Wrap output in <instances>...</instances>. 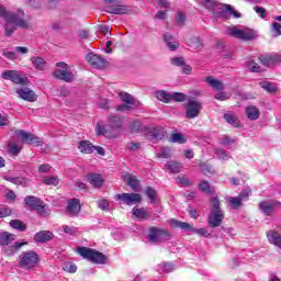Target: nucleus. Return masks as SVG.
<instances>
[{
  "instance_id": "f257e3e1",
  "label": "nucleus",
  "mask_w": 281,
  "mask_h": 281,
  "mask_svg": "<svg viewBox=\"0 0 281 281\" xmlns=\"http://www.w3.org/2000/svg\"><path fill=\"white\" fill-rule=\"evenodd\" d=\"M25 13L21 10H18L16 13H12L0 3V18L4 19V35L12 36L16 27H22L23 30H27L30 27V23L23 19Z\"/></svg>"
},
{
  "instance_id": "f03ea898",
  "label": "nucleus",
  "mask_w": 281,
  "mask_h": 281,
  "mask_svg": "<svg viewBox=\"0 0 281 281\" xmlns=\"http://www.w3.org/2000/svg\"><path fill=\"white\" fill-rule=\"evenodd\" d=\"M38 262H41V257L34 250L23 251L20 256L19 266L20 269H24V271H33L38 267Z\"/></svg>"
},
{
  "instance_id": "7ed1b4c3",
  "label": "nucleus",
  "mask_w": 281,
  "mask_h": 281,
  "mask_svg": "<svg viewBox=\"0 0 281 281\" xmlns=\"http://www.w3.org/2000/svg\"><path fill=\"white\" fill-rule=\"evenodd\" d=\"M212 12L215 19H221L225 16L226 12L233 14L234 19H240V16H243L240 12L234 10V7H232V4H223L216 0H212Z\"/></svg>"
},
{
  "instance_id": "20e7f679",
  "label": "nucleus",
  "mask_w": 281,
  "mask_h": 281,
  "mask_svg": "<svg viewBox=\"0 0 281 281\" xmlns=\"http://www.w3.org/2000/svg\"><path fill=\"white\" fill-rule=\"evenodd\" d=\"M77 252L86 260L94 262L95 265H104V262H106V256L93 248L79 247L77 248Z\"/></svg>"
},
{
  "instance_id": "39448f33",
  "label": "nucleus",
  "mask_w": 281,
  "mask_h": 281,
  "mask_svg": "<svg viewBox=\"0 0 281 281\" xmlns=\"http://www.w3.org/2000/svg\"><path fill=\"white\" fill-rule=\"evenodd\" d=\"M24 203L30 207V210H34L40 214V216H49L52 211L49 206L45 204V202L41 201V199L36 196L29 195L24 199Z\"/></svg>"
},
{
  "instance_id": "423d86ee",
  "label": "nucleus",
  "mask_w": 281,
  "mask_h": 281,
  "mask_svg": "<svg viewBox=\"0 0 281 281\" xmlns=\"http://www.w3.org/2000/svg\"><path fill=\"white\" fill-rule=\"evenodd\" d=\"M225 220V212L221 209V201L218 195L214 194L212 198V227H221Z\"/></svg>"
},
{
  "instance_id": "0eeeda50",
  "label": "nucleus",
  "mask_w": 281,
  "mask_h": 281,
  "mask_svg": "<svg viewBox=\"0 0 281 281\" xmlns=\"http://www.w3.org/2000/svg\"><path fill=\"white\" fill-rule=\"evenodd\" d=\"M172 235L164 228H157V227H151L149 229V235H148V240L149 243H156L159 245V243H166V240H170Z\"/></svg>"
},
{
  "instance_id": "6e6552de",
  "label": "nucleus",
  "mask_w": 281,
  "mask_h": 281,
  "mask_svg": "<svg viewBox=\"0 0 281 281\" xmlns=\"http://www.w3.org/2000/svg\"><path fill=\"white\" fill-rule=\"evenodd\" d=\"M227 34L233 38H239L240 41H252V38H256V34L254 33L252 30H240L236 26L229 27L227 30Z\"/></svg>"
},
{
  "instance_id": "1a4fd4ad",
  "label": "nucleus",
  "mask_w": 281,
  "mask_h": 281,
  "mask_svg": "<svg viewBox=\"0 0 281 281\" xmlns=\"http://www.w3.org/2000/svg\"><path fill=\"white\" fill-rule=\"evenodd\" d=\"M169 225L178 227L179 229H184L186 232H192V234H199V236H209L206 228H193L192 225L175 218L169 220Z\"/></svg>"
},
{
  "instance_id": "9d476101",
  "label": "nucleus",
  "mask_w": 281,
  "mask_h": 281,
  "mask_svg": "<svg viewBox=\"0 0 281 281\" xmlns=\"http://www.w3.org/2000/svg\"><path fill=\"white\" fill-rule=\"evenodd\" d=\"M184 109L188 120H194V117H199L203 106H201V102L190 99L188 103L184 104Z\"/></svg>"
},
{
  "instance_id": "9b49d317",
  "label": "nucleus",
  "mask_w": 281,
  "mask_h": 281,
  "mask_svg": "<svg viewBox=\"0 0 281 281\" xmlns=\"http://www.w3.org/2000/svg\"><path fill=\"white\" fill-rule=\"evenodd\" d=\"M2 78L4 80H11L15 85H25L27 82V77L23 76L19 70H5L2 72Z\"/></svg>"
},
{
  "instance_id": "f8f14e48",
  "label": "nucleus",
  "mask_w": 281,
  "mask_h": 281,
  "mask_svg": "<svg viewBox=\"0 0 281 281\" xmlns=\"http://www.w3.org/2000/svg\"><path fill=\"white\" fill-rule=\"evenodd\" d=\"M15 137H20L22 142H27L29 144H33L34 146H43V139L41 137L35 136L34 134H30L23 130H15Z\"/></svg>"
},
{
  "instance_id": "ddd939ff",
  "label": "nucleus",
  "mask_w": 281,
  "mask_h": 281,
  "mask_svg": "<svg viewBox=\"0 0 281 281\" xmlns=\"http://www.w3.org/2000/svg\"><path fill=\"white\" fill-rule=\"evenodd\" d=\"M122 117L110 116L108 120V128H110V137H120V131L122 130Z\"/></svg>"
},
{
  "instance_id": "4468645a",
  "label": "nucleus",
  "mask_w": 281,
  "mask_h": 281,
  "mask_svg": "<svg viewBox=\"0 0 281 281\" xmlns=\"http://www.w3.org/2000/svg\"><path fill=\"white\" fill-rule=\"evenodd\" d=\"M212 89L213 91H216V93L214 94L215 100H220L221 102L229 100V94L223 91V89H225V85H223V81L213 78Z\"/></svg>"
},
{
  "instance_id": "2eb2a0df",
  "label": "nucleus",
  "mask_w": 281,
  "mask_h": 281,
  "mask_svg": "<svg viewBox=\"0 0 281 281\" xmlns=\"http://www.w3.org/2000/svg\"><path fill=\"white\" fill-rule=\"evenodd\" d=\"M116 201H123L125 205H137L142 203V195L138 193H121L115 195Z\"/></svg>"
},
{
  "instance_id": "dca6fc26",
  "label": "nucleus",
  "mask_w": 281,
  "mask_h": 281,
  "mask_svg": "<svg viewBox=\"0 0 281 281\" xmlns=\"http://www.w3.org/2000/svg\"><path fill=\"white\" fill-rule=\"evenodd\" d=\"M21 137H18L16 134L9 140L8 153L13 157H16L19 153L23 150V142L20 140Z\"/></svg>"
},
{
  "instance_id": "f3484780",
  "label": "nucleus",
  "mask_w": 281,
  "mask_h": 281,
  "mask_svg": "<svg viewBox=\"0 0 281 281\" xmlns=\"http://www.w3.org/2000/svg\"><path fill=\"white\" fill-rule=\"evenodd\" d=\"M146 131V137H148L150 142H159L166 136V131L161 126L148 127Z\"/></svg>"
},
{
  "instance_id": "a211bd4d",
  "label": "nucleus",
  "mask_w": 281,
  "mask_h": 281,
  "mask_svg": "<svg viewBox=\"0 0 281 281\" xmlns=\"http://www.w3.org/2000/svg\"><path fill=\"white\" fill-rule=\"evenodd\" d=\"M86 60L91 65V67H94V69H104V67H106V60H104L100 55H95L93 53L88 54L86 56Z\"/></svg>"
},
{
  "instance_id": "6ab92c4d",
  "label": "nucleus",
  "mask_w": 281,
  "mask_h": 281,
  "mask_svg": "<svg viewBox=\"0 0 281 281\" xmlns=\"http://www.w3.org/2000/svg\"><path fill=\"white\" fill-rule=\"evenodd\" d=\"M15 92L18 93L19 98H21V100H25L26 102H36V100H38L36 92L27 87L19 88Z\"/></svg>"
},
{
  "instance_id": "aec40b11",
  "label": "nucleus",
  "mask_w": 281,
  "mask_h": 281,
  "mask_svg": "<svg viewBox=\"0 0 281 281\" xmlns=\"http://www.w3.org/2000/svg\"><path fill=\"white\" fill-rule=\"evenodd\" d=\"M53 76L57 80H64V82H74V72H71V68H57L54 70Z\"/></svg>"
},
{
  "instance_id": "412c9836",
  "label": "nucleus",
  "mask_w": 281,
  "mask_h": 281,
  "mask_svg": "<svg viewBox=\"0 0 281 281\" xmlns=\"http://www.w3.org/2000/svg\"><path fill=\"white\" fill-rule=\"evenodd\" d=\"M81 210H82V206L80 205V200L71 199L68 201V205L66 207V214L71 217H76L78 216V214H80Z\"/></svg>"
},
{
  "instance_id": "4be33fe9",
  "label": "nucleus",
  "mask_w": 281,
  "mask_h": 281,
  "mask_svg": "<svg viewBox=\"0 0 281 281\" xmlns=\"http://www.w3.org/2000/svg\"><path fill=\"white\" fill-rule=\"evenodd\" d=\"M106 12H110V14H131V12H133V7L114 4L108 7Z\"/></svg>"
},
{
  "instance_id": "5701e85b",
  "label": "nucleus",
  "mask_w": 281,
  "mask_h": 281,
  "mask_svg": "<svg viewBox=\"0 0 281 281\" xmlns=\"http://www.w3.org/2000/svg\"><path fill=\"white\" fill-rule=\"evenodd\" d=\"M276 205H280V202L276 203L263 201L258 204V207L262 212V214H265L266 216H271V214H273Z\"/></svg>"
},
{
  "instance_id": "b1692460",
  "label": "nucleus",
  "mask_w": 281,
  "mask_h": 281,
  "mask_svg": "<svg viewBox=\"0 0 281 281\" xmlns=\"http://www.w3.org/2000/svg\"><path fill=\"white\" fill-rule=\"evenodd\" d=\"M54 239V233L50 231H41L34 235L35 243H49Z\"/></svg>"
},
{
  "instance_id": "393cba45",
  "label": "nucleus",
  "mask_w": 281,
  "mask_h": 281,
  "mask_svg": "<svg viewBox=\"0 0 281 281\" xmlns=\"http://www.w3.org/2000/svg\"><path fill=\"white\" fill-rule=\"evenodd\" d=\"M122 177L123 181H125V183L130 186V188H132L134 192H137V190H139V181H137V178L135 176L131 173H125Z\"/></svg>"
},
{
  "instance_id": "a878e982",
  "label": "nucleus",
  "mask_w": 281,
  "mask_h": 281,
  "mask_svg": "<svg viewBox=\"0 0 281 281\" xmlns=\"http://www.w3.org/2000/svg\"><path fill=\"white\" fill-rule=\"evenodd\" d=\"M88 181L93 186V188H102L104 179L100 173H89Z\"/></svg>"
},
{
  "instance_id": "bb28decb",
  "label": "nucleus",
  "mask_w": 281,
  "mask_h": 281,
  "mask_svg": "<svg viewBox=\"0 0 281 281\" xmlns=\"http://www.w3.org/2000/svg\"><path fill=\"white\" fill-rule=\"evenodd\" d=\"M133 216H135L137 221H147V218H150V213H148V210H146L145 207H134Z\"/></svg>"
},
{
  "instance_id": "cd10ccee",
  "label": "nucleus",
  "mask_w": 281,
  "mask_h": 281,
  "mask_svg": "<svg viewBox=\"0 0 281 281\" xmlns=\"http://www.w3.org/2000/svg\"><path fill=\"white\" fill-rule=\"evenodd\" d=\"M78 149L83 155H91L93 153V144L89 140H80L78 143Z\"/></svg>"
},
{
  "instance_id": "c85d7f7f",
  "label": "nucleus",
  "mask_w": 281,
  "mask_h": 281,
  "mask_svg": "<svg viewBox=\"0 0 281 281\" xmlns=\"http://www.w3.org/2000/svg\"><path fill=\"white\" fill-rule=\"evenodd\" d=\"M31 63L37 71H45V68L47 67V61H45L43 57H31Z\"/></svg>"
},
{
  "instance_id": "c756f323",
  "label": "nucleus",
  "mask_w": 281,
  "mask_h": 281,
  "mask_svg": "<svg viewBox=\"0 0 281 281\" xmlns=\"http://www.w3.org/2000/svg\"><path fill=\"white\" fill-rule=\"evenodd\" d=\"M246 115L248 120L256 121L258 117H260V109H258L256 105H248L246 108Z\"/></svg>"
},
{
  "instance_id": "7c9ffc66",
  "label": "nucleus",
  "mask_w": 281,
  "mask_h": 281,
  "mask_svg": "<svg viewBox=\"0 0 281 281\" xmlns=\"http://www.w3.org/2000/svg\"><path fill=\"white\" fill-rule=\"evenodd\" d=\"M16 239L15 235H12L11 233L3 232L0 233V245L2 247H7V245H10V243L14 241Z\"/></svg>"
},
{
  "instance_id": "2f4dec72",
  "label": "nucleus",
  "mask_w": 281,
  "mask_h": 281,
  "mask_svg": "<svg viewBox=\"0 0 281 281\" xmlns=\"http://www.w3.org/2000/svg\"><path fill=\"white\" fill-rule=\"evenodd\" d=\"M267 236L269 243L276 245V247H279V249H281V236L279 235V233L270 231L267 233Z\"/></svg>"
},
{
  "instance_id": "473e14b6",
  "label": "nucleus",
  "mask_w": 281,
  "mask_h": 281,
  "mask_svg": "<svg viewBox=\"0 0 281 281\" xmlns=\"http://www.w3.org/2000/svg\"><path fill=\"white\" fill-rule=\"evenodd\" d=\"M224 120L225 122H227V124H231V126H234L235 128H238V126H240V120H238V117H236L234 113H225Z\"/></svg>"
},
{
  "instance_id": "72a5a7b5",
  "label": "nucleus",
  "mask_w": 281,
  "mask_h": 281,
  "mask_svg": "<svg viewBox=\"0 0 281 281\" xmlns=\"http://www.w3.org/2000/svg\"><path fill=\"white\" fill-rule=\"evenodd\" d=\"M167 170H170L173 175L181 172L183 166L180 162L171 160L166 165Z\"/></svg>"
},
{
  "instance_id": "f704fd0d",
  "label": "nucleus",
  "mask_w": 281,
  "mask_h": 281,
  "mask_svg": "<svg viewBox=\"0 0 281 281\" xmlns=\"http://www.w3.org/2000/svg\"><path fill=\"white\" fill-rule=\"evenodd\" d=\"M4 181H10V183H14V186H27V179L21 177H4Z\"/></svg>"
},
{
  "instance_id": "c9c22d12",
  "label": "nucleus",
  "mask_w": 281,
  "mask_h": 281,
  "mask_svg": "<svg viewBox=\"0 0 281 281\" xmlns=\"http://www.w3.org/2000/svg\"><path fill=\"white\" fill-rule=\"evenodd\" d=\"M4 181H10V183H14V186H27V179L21 177H4Z\"/></svg>"
},
{
  "instance_id": "e433bc0d",
  "label": "nucleus",
  "mask_w": 281,
  "mask_h": 281,
  "mask_svg": "<svg viewBox=\"0 0 281 281\" xmlns=\"http://www.w3.org/2000/svg\"><path fill=\"white\" fill-rule=\"evenodd\" d=\"M9 225L13 229H18V232H25V229H27V225L21 220H12L10 221Z\"/></svg>"
},
{
  "instance_id": "4c0bfd02",
  "label": "nucleus",
  "mask_w": 281,
  "mask_h": 281,
  "mask_svg": "<svg viewBox=\"0 0 281 281\" xmlns=\"http://www.w3.org/2000/svg\"><path fill=\"white\" fill-rule=\"evenodd\" d=\"M156 98L160 102H165L166 104H168V102H170V100H172V94H170L164 90H160V91L156 92Z\"/></svg>"
},
{
  "instance_id": "58836bf2",
  "label": "nucleus",
  "mask_w": 281,
  "mask_h": 281,
  "mask_svg": "<svg viewBox=\"0 0 281 281\" xmlns=\"http://www.w3.org/2000/svg\"><path fill=\"white\" fill-rule=\"evenodd\" d=\"M228 205L232 207V210H238V207H243V202L238 196H229Z\"/></svg>"
},
{
  "instance_id": "ea45409f",
  "label": "nucleus",
  "mask_w": 281,
  "mask_h": 281,
  "mask_svg": "<svg viewBox=\"0 0 281 281\" xmlns=\"http://www.w3.org/2000/svg\"><path fill=\"white\" fill-rule=\"evenodd\" d=\"M95 131H97V135H111L109 125H106V127H105L104 123H102V122L97 123Z\"/></svg>"
},
{
  "instance_id": "a19ab883",
  "label": "nucleus",
  "mask_w": 281,
  "mask_h": 281,
  "mask_svg": "<svg viewBox=\"0 0 281 281\" xmlns=\"http://www.w3.org/2000/svg\"><path fill=\"white\" fill-rule=\"evenodd\" d=\"M170 142L173 144H186L187 139L186 136L181 133H172L170 137Z\"/></svg>"
},
{
  "instance_id": "79ce46f5",
  "label": "nucleus",
  "mask_w": 281,
  "mask_h": 281,
  "mask_svg": "<svg viewBox=\"0 0 281 281\" xmlns=\"http://www.w3.org/2000/svg\"><path fill=\"white\" fill-rule=\"evenodd\" d=\"M119 97L121 98L122 102H125V104H135V98H133V95H131L128 92H121Z\"/></svg>"
},
{
  "instance_id": "37998d69",
  "label": "nucleus",
  "mask_w": 281,
  "mask_h": 281,
  "mask_svg": "<svg viewBox=\"0 0 281 281\" xmlns=\"http://www.w3.org/2000/svg\"><path fill=\"white\" fill-rule=\"evenodd\" d=\"M187 44L189 47H192V49H201L202 44L201 40L199 37H191L187 41Z\"/></svg>"
},
{
  "instance_id": "c03bdc74",
  "label": "nucleus",
  "mask_w": 281,
  "mask_h": 281,
  "mask_svg": "<svg viewBox=\"0 0 281 281\" xmlns=\"http://www.w3.org/2000/svg\"><path fill=\"white\" fill-rule=\"evenodd\" d=\"M215 156L222 161H227V159H232V156L229 155V153L225 151V149H215Z\"/></svg>"
},
{
  "instance_id": "a18cd8bd",
  "label": "nucleus",
  "mask_w": 281,
  "mask_h": 281,
  "mask_svg": "<svg viewBox=\"0 0 281 281\" xmlns=\"http://www.w3.org/2000/svg\"><path fill=\"white\" fill-rule=\"evenodd\" d=\"M43 183H45V186H58L60 180L56 176H47L43 179Z\"/></svg>"
},
{
  "instance_id": "49530a36",
  "label": "nucleus",
  "mask_w": 281,
  "mask_h": 281,
  "mask_svg": "<svg viewBox=\"0 0 281 281\" xmlns=\"http://www.w3.org/2000/svg\"><path fill=\"white\" fill-rule=\"evenodd\" d=\"M247 67H248L249 71H252L254 74H260V71H262L260 66H258V64H256V61H254L251 59H249L247 61Z\"/></svg>"
},
{
  "instance_id": "de8ad7c7",
  "label": "nucleus",
  "mask_w": 281,
  "mask_h": 281,
  "mask_svg": "<svg viewBox=\"0 0 281 281\" xmlns=\"http://www.w3.org/2000/svg\"><path fill=\"white\" fill-rule=\"evenodd\" d=\"M199 190L204 192V194H212V188L210 187V182L201 181L199 184Z\"/></svg>"
},
{
  "instance_id": "09e8293b",
  "label": "nucleus",
  "mask_w": 281,
  "mask_h": 281,
  "mask_svg": "<svg viewBox=\"0 0 281 281\" xmlns=\"http://www.w3.org/2000/svg\"><path fill=\"white\" fill-rule=\"evenodd\" d=\"M261 89H265V91H268V93H274L276 86L269 81H261L260 83Z\"/></svg>"
},
{
  "instance_id": "8fccbe9b",
  "label": "nucleus",
  "mask_w": 281,
  "mask_h": 281,
  "mask_svg": "<svg viewBox=\"0 0 281 281\" xmlns=\"http://www.w3.org/2000/svg\"><path fill=\"white\" fill-rule=\"evenodd\" d=\"M145 192L148 199H150V203H157V191L153 187H148Z\"/></svg>"
},
{
  "instance_id": "3c124183",
  "label": "nucleus",
  "mask_w": 281,
  "mask_h": 281,
  "mask_svg": "<svg viewBox=\"0 0 281 281\" xmlns=\"http://www.w3.org/2000/svg\"><path fill=\"white\" fill-rule=\"evenodd\" d=\"M220 144H222V146H232V144H236V138H229V136L223 135L220 138Z\"/></svg>"
},
{
  "instance_id": "603ef678",
  "label": "nucleus",
  "mask_w": 281,
  "mask_h": 281,
  "mask_svg": "<svg viewBox=\"0 0 281 281\" xmlns=\"http://www.w3.org/2000/svg\"><path fill=\"white\" fill-rule=\"evenodd\" d=\"M259 60L265 67H273V57L260 56Z\"/></svg>"
},
{
  "instance_id": "864d4df0",
  "label": "nucleus",
  "mask_w": 281,
  "mask_h": 281,
  "mask_svg": "<svg viewBox=\"0 0 281 281\" xmlns=\"http://www.w3.org/2000/svg\"><path fill=\"white\" fill-rule=\"evenodd\" d=\"M64 271H67L68 273H76V271H78V267L74 262L67 261L64 265Z\"/></svg>"
},
{
  "instance_id": "5fc2aeb1",
  "label": "nucleus",
  "mask_w": 281,
  "mask_h": 281,
  "mask_svg": "<svg viewBox=\"0 0 281 281\" xmlns=\"http://www.w3.org/2000/svg\"><path fill=\"white\" fill-rule=\"evenodd\" d=\"M2 56H4V58H8V60H16L19 58V55H16L15 52L8 49L2 50Z\"/></svg>"
},
{
  "instance_id": "6e6d98bb",
  "label": "nucleus",
  "mask_w": 281,
  "mask_h": 281,
  "mask_svg": "<svg viewBox=\"0 0 281 281\" xmlns=\"http://www.w3.org/2000/svg\"><path fill=\"white\" fill-rule=\"evenodd\" d=\"M271 32H272L274 38L278 36H281V24L278 22L272 23Z\"/></svg>"
},
{
  "instance_id": "4d7b16f0",
  "label": "nucleus",
  "mask_w": 281,
  "mask_h": 281,
  "mask_svg": "<svg viewBox=\"0 0 281 281\" xmlns=\"http://www.w3.org/2000/svg\"><path fill=\"white\" fill-rule=\"evenodd\" d=\"M237 196H238L239 201H241V203H243V201H247L249 199V196H251V190L245 189Z\"/></svg>"
},
{
  "instance_id": "13d9d810",
  "label": "nucleus",
  "mask_w": 281,
  "mask_h": 281,
  "mask_svg": "<svg viewBox=\"0 0 281 281\" xmlns=\"http://www.w3.org/2000/svg\"><path fill=\"white\" fill-rule=\"evenodd\" d=\"M63 229H64L65 234H68L69 236H76L78 234V228H76L74 226L64 225Z\"/></svg>"
},
{
  "instance_id": "bf43d9fd",
  "label": "nucleus",
  "mask_w": 281,
  "mask_h": 281,
  "mask_svg": "<svg viewBox=\"0 0 281 281\" xmlns=\"http://www.w3.org/2000/svg\"><path fill=\"white\" fill-rule=\"evenodd\" d=\"M171 64L175 67H183V65H186V60L183 59V57H176L171 58Z\"/></svg>"
},
{
  "instance_id": "052dcab7",
  "label": "nucleus",
  "mask_w": 281,
  "mask_h": 281,
  "mask_svg": "<svg viewBox=\"0 0 281 281\" xmlns=\"http://www.w3.org/2000/svg\"><path fill=\"white\" fill-rule=\"evenodd\" d=\"M157 157L162 158V159H168V158H170V148L164 147V148L161 149V151L158 153Z\"/></svg>"
},
{
  "instance_id": "680f3d73",
  "label": "nucleus",
  "mask_w": 281,
  "mask_h": 281,
  "mask_svg": "<svg viewBox=\"0 0 281 281\" xmlns=\"http://www.w3.org/2000/svg\"><path fill=\"white\" fill-rule=\"evenodd\" d=\"M171 100H175V102H184L186 100V94L181 92H176L171 94Z\"/></svg>"
},
{
  "instance_id": "e2e57ef3",
  "label": "nucleus",
  "mask_w": 281,
  "mask_h": 281,
  "mask_svg": "<svg viewBox=\"0 0 281 281\" xmlns=\"http://www.w3.org/2000/svg\"><path fill=\"white\" fill-rule=\"evenodd\" d=\"M254 10L261 19H267V9L263 7H254Z\"/></svg>"
},
{
  "instance_id": "0e129e2a",
  "label": "nucleus",
  "mask_w": 281,
  "mask_h": 281,
  "mask_svg": "<svg viewBox=\"0 0 281 281\" xmlns=\"http://www.w3.org/2000/svg\"><path fill=\"white\" fill-rule=\"evenodd\" d=\"M7 216H12V209L10 207L0 209V218H7Z\"/></svg>"
},
{
  "instance_id": "69168bd1",
  "label": "nucleus",
  "mask_w": 281,
  "mask_h": 281,
  "mask_svg": "<svg viewBox=\"0 0 281 281\" xmlns=\"http://www.w3.org/2000/svg\"><path fill=\"white\" fill-rule=\"evenodd\" d=\"M200 170L201 172H203V175H205V177H207V175L212 172V170L210 169V165H207V162H201Z\"/></svg>"
},
{
  "instance_id": "338daca9",
  "label": "nucleus",
  "mask_w": 281,
  "mask_h": 281,
  "mask_svg": "<svg viewBox=\"0 0 281 281\" xmlns=\"http://www.w3.org/2000/svg\"><path fill=\"white\" fill-rule=\"evenodd\" d=\"M176 22L178 25H183L186 23V13L179 12L176 15Z\"/></svg>"
},
{
  "instance_id": "774afa93",
  "label": "nucleus",
  "mask_w": 281,
  "mask_h": 281,
  "mask_svg": "<svg viewBox=\"0 0 281 281\" xmlns=\"http://www.w3.org/2000/svg\"><path fill=\"white\" fill-rule=\"evenodd\" d=\"M98 205L100 210H109V201L106 200H99Z\"/></svg>"
}]
</instances>
